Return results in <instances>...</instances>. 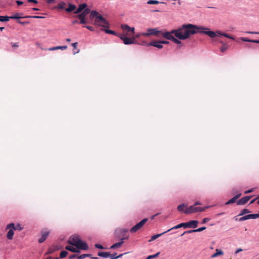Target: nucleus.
Listing matches in <instances>:
<instances>
[{
	"instance_id": "43",
	"label": "nucleus",
	"mask_w": 259,
	"mask_h": 259,
	"mask_svg": "<svg viewBox=\"0 0 259 259\" xmlns=\"http://www.w3.org/2000/svg\"><path fill=\"white\" fill-rule=\"evenodd\" d=\"M75 248H74L73 246H70V245H67L65 247V249L66 250L71 251L72 252H73V253H74V251H75Z\"/></svg>"
},
{
	"instance_id": "50",
	"label": "nucleus",
	"mask_w": 259,
	"mask_h": 259,
	"mask_svg": "<svg viewBox=\"0 0 259 259\" xmlns=\"http://www.w3.org/2000/svg\"><path fill=\"white\" fill-rule=\"evenodd\" d=\"M206 229V227H202L195 229L196 232H201L205 230Z\"/></svg>"
},
{
	"instance_id": "38",
	"label": "nucleus",
	"mask_w": 259,
	"mask_h": 259,
	"mask_svg": "<svg viewBox=\"0 0 259 259\" xmlns=\"http://www.w3.org/2000/svg\"><path fill=\"white\" fill-rule=\"evenodd\" d=\"M91 254H82L77 256V259H84L87 257H91Z\"/></svg>"
},
{
	"instance_id": "56",
	"label": "nucleus",
	"mask_w": 259,
	"mask_h": 259,
	"mask_svg": "<svg viewBox=\"0 0 259 259\" xmlns=\"http://www.w3.org/2000/svg\"><path fill=\"white\" fill-rule=\"evenodd\" d=\"M159 43L162 44H168L169 41L167 40H160L159 41Z\"/></svg>"
},
{
	"instance_id": "3",
	"label": "nucleus",
	"mask_w": 259,
	"mask_h": 259,
	"mask_svg": "<svg viewBox=\"0 0 259 259\" xmlns=\"http://www.w3.org/2000/svg\"><path fill=\"white\" fill-rule=\"evenodd\" d=\"M90 13V9H85L81 13L78 14L77 18L80 20L79 24H85L87 23L85 16Z\"/></svg>"
},
{
	"instance_id": "39",
	"label": "nucleus",
	"mask_w": 259,
	"mask_h": 259,
	"mask_svg": "<svg viewBox=\"0 0 259 259\" xmlns=\"http://www.w3.org/2000/svg\"><path fill=\"white\" fill-rule=\"evenodd\" d=\"M250 212V211L248 209H246V208H244V209H243L240 213H239V214L238 215L239 216H241V215H244L245 214H247V213H248Z\"/></svg>"
},
{
	"instance_id": "55",
	"label": "nucleus",
	"mask_w": 259,
	"mask_h": 259,
	"mask_svg": "<svg viewBox=\"0 0 259 259\" xmlns=\"http://www.w3.org/2000/svg\"><path fill=\"white\" fill-rule=\"evenodd\" d=\"M78 256V255H77V254H72V255H70V256H69V259H74V258H76V257H77V256Z\"/></svg>"
},
{
	"instance_id": "58",
	"label": "nucleus",
	"mask_w": 259,
	"mask_h": 259,
	"mask_svg": "<svg viewBox=\"0 0 259 259\" xmlns=\"http://www.w3.org/2000/svg\"><path fill=\"white\" fill-rule=\"evenodd\" d=\"M142 36H143V34H142V33H137V34L135 35V36H134V37H135V39H136V38H139V37H140L141 36H142Z\"/></svg>"
},
{
	"instance_id": "20",
	"label": "nucleus",
	"mask_w": 259,
	"mask_h": 259,
	"mask_svg": "<svg viewBox=\"0 0 259 259\" xmlns=\"http://www.w3.org/2000/svg\"><path fill=\"white\" fill-rule=\"evenodd\" d=\"M170 230H171V229H168L167 231H166L165 232H162V233H161L160 234H155V235H154L152 236L151 237V239L149 240V242H151V241H152L156 239L158 237H159L161 236H162V235L166 233L167 232H168Z\"/></svg>"
},
{
	"instance_id": "45",
	"label": "nucleus",
	"mask_w": 259,
	"mask_h": 259,
	"mask_svg": "<svg viewBox=\"0 0 259 259\" xmlns=\"http://www.w3.org/2000/svg\"><path fill=\"white\" fill-rule=\"evenodd\" d=\"M171 41H172L174 42L178 45L181 44L182 43V42L179 40V38L177 39L175 37H174Z\"/></svg>"
},
{
	"instance_id": "48",
	"label": "nucleus",
	"mask_w": 259,
	"mask_h": 259,
	"mask_svg": "<svg viewBox=\"0 0 259 259\" xmlns=\"http://www.w3.org/2000/svg\"><path fill=\"white\" fill-rule=\"evenodd\" d=\"M240 39L242 41H246V42H251V40H252V39H249L248 38L243 37H240Z\"/></svg>"
},
{
	"instance_id": "16",
	"label": "nucleus",
	"mask_w": 259,
	"mask_h": 259,
	"mask_svg": "<svg viewBox=\"0 0 259 259\" xmlns=\"http://www.w3.org/2000/svg\"><path fill=\"white\" fill-rule=\"evenodd\" d=\"M214 33L216 34V36H223L233 40L235 39V38L233 36H231L226 33L221 32L220 31H217L216 32H214Z\"/></svg>"
},
{
	"instance_id": "13",
	"label": "nucleus",
	"mask_w": 259,
	"mask_h": 259,
	"mask_svg": "<svg viewBox=\"0 0 259 259\" xmlns=\"http://www.w3.org/2000/svg\"><path fill=\"white\" fill-rule=\"evenodd\" d=\"M186 228H196L198 226V221L196 220H191L186 222Z\"/></svg>"
},
{
	"instance_id": "30",
	"label": "nucleus",
	"mask_w": 259,
	"mask_h": 259,
	"mask_svg": "<svg viewBox=\"0 0 259 259\" xmlns=\"http://www.w3.org/2000/svg\"><path fill=\"white\" fill-rule=\"evenodd\" d=\"M181 227H184V228H186V223H180V224L173 227L170 229H171V230H173V229H179Z\"/></svg>"
},
{
	"instance_id": "49",
	"label": "nucleus",
	"mask_w": 259,
	"mask_h": 259,
	"mask_svg": "<svg viewBox=\"0 0 259 259\" xmlns=\"http://www.w3.org/2000/svg\"><path fill=\"white\" fill-rule=\"evenodd\" d=\"M95 246L96 248H98V249H106V248L104 247L102 245H101L100 244H96L95 245Z\"/></svg>"
},
{
	"instance_id": "59",
	"label": "nucleus",
	"mask_w": 259,
	"mask_h": 259,
	"mask_svg": "<svg viewBox=\"0 0 259 259\" xmlns=\"http://www.w3.org/2000/svg\"><path fill=\"white\" fill-rule=\"evenodd\" d=\"M253 190H254V188H252L249 190H246L244 192V193L248 194V193H251V192H253Z\"/></svg>"
},
{
	"instance_id": "35",
	"label": "nucleus",
	"mask_w": 259,
	"mask_h": 259,
	"mask_svg": "<svg viewBox=\"0 0 259 259\" xmlns=\"http://www.w3.org/2000/svg\"><path fill=\"white\" fill-rule=\"evenodd\" d=\"M122 245V242H116L115 244L111 245L110 247V249H114L120 247Z\"/></svg>"
},
{
	"instance_id": "18",
	"label": "nucleus",
	"mask_w": 259,
	"mask_h": 259,
	"mask_svg": "<svg viewBox=\"0 0 259 259\" xmlns=\"http://www.w3.org/2000/svg\"><path fill=\"white\" fill-rule=\"evenodd\" d=\"M241 195V193H239L237 195H236L235 196H234L233 198H232L231 199H230L229 201L226 202V205H229L231 204H232L234 203L236 200L240 197Z\"/></svg>"
},
{
	"instance_id": "14",
	"label": "nucleus",
	"mask_w": 259,
	"mask_h": 259,
	"mask_svg": "<svg viewBox=\"0 0 259 259\" xmlns=\"http://www.w3.org/2000/svg\"><path fill=\"white\" fill-rule=\"evenodd\" d=\"M257 215H255V214H249L245 215H244L241 218H240L238 220L239 222H242L249 219H255Z\"/></svg>"
},
{
	"instance_id": "51",
	"label": "nucleus",
	"mask_w": 259,
	"mask_h": 259,
	"mask_svg": "<svg viewBox=\"0 0 259 259\" xmlns=\"http://www.w3.org/2000/svg\"><path fill=\"white\" fill-rule=\"evenodd\" d=\"M83 27H85L86 28H87L88 29H89L92 31H94L95 30L94 27L92 26H91L85 25V26H83Z\"/></svg>"
},
{
	"instance_id": "2",
	"label": "nucleus",
	"mask_w": 259,
	"mask_h": 259,
	"mask_svg": "<svg viewBox=\"0 0 259 259\" xmlns=\"http://www.w3.org/2000/svg\"><path fill=\"white\" fill-rule=\"evenodd\" d=\"M210 206H205L204 207H196L195 205H191L188 208H186L184 211V213L186 214H191L197 212H202L206 210V209L209 208Z\"/></svg>"
},
{
	"instance_id": "23",
	"label": "nucleus",
	"mask_w": 259,
	"mask_h": 259,
	"mask_svg": "<svg viewBox=\"0 0 259 259\" xmlns=\"http://www.w3.org/2000/svg\"><path fill=\"white\" fill-rule=\"evenodd\" d=\"M98 255L103 258H107L109 257V256H110V253L109 252L99 251L98 253Z\"/></svg>"
},
{
	"instance_id": "52",
	"label": "nucleus",
	"mask_w": 259,
	"mask_h": 259,
	"mask_svg": "<svg viewBox=\"0 0 259 259\" xmlns=\"http://www.w3.org/2000/svg\"><path fill=\"white\" fill-rule=\"evenodd\" d=\"M210 220V218H204V219H203L201 223H202V224H205L207 222L209 221Z\"/></svg>"
},
{
	"instance_id": "31",
	"label": "nucleus",
	"mask_w": 259,
	"mask_h": 259,
	"mask_svg": "<svg viewBox=\"0 0 259 259\" xmlns=\"http://www.w3.org/2000/svg\"><path fill=\"white\" fill-rule=\"evenodd\" d=\"M220 42L222 44V46L220 48L221 51L222 52H224L228 49V45L225 43H224L222 41H220Z\"/></svg>"
},
{
	"instance_id": "54",
	"label": "nucleus",
	"mask_w": 259,
	"mask_h": 259,
	"mask_svg": "<svg viewBox=\"0 0 259 259\" xmlns=\"http://www.w3.org/2000/svg\"><path fill=\"white\" fill-rule=\"evenodd\" d=\"M18 23L20 24H22V25H25L26 24H27L29 23V22L28 21H20V20H18Z\"/></svg>"
},
{
	"instance_id": "44",
	"label": "nucleus",
	"mask_w": 259,
	"mask_h": 259,
	"mask_svg": "<svg viewBox=\"0 0 259 259\" xmlns=\"http://www.w3.org/2000/svg\"><path fill=\"white\" fill-rule=\"evenodd\" d=\"M65 5V3L63 2H62L58 5L57 8L59 9H64Z\"/></svg>"
},
{
	"instance_id": "40",
	"label": "nucleus",
	"mask_w": 259,
	"mask_h": 259,
	"mask_svg": "<svg viewBox=\"0 0 259 259\" xmlns=\"http://www.w3.org/2000/svg\"><path fill=\"white\" fill-rule=\"evenodd\" d=\"M8 229H13V230H14V229H15V224L13 223L8 224L6 227V230Z\"/></svg>"
},
{
	"instance_id": "9",
	"label": "nucleus",
	"mask_w": 259,
	"mask_h": 259,
	"mask_svg": "<svg viewBox=\"0 0 259 259\" xmlns=\"http://www.w3.org/2000/svg\"><path fill=\"white\" fill-rule=\"evenodd\" d=\"M123 44L125 45H129L132 44H139L138 41L135 39V37H128L126 36L125 37L121 38Z\"/></svg>"
},
{
	"instance_id": "34",
	"label": "nucleus",
	"mask_w": 259,
	"mask_h": 259,
	"mask_svg": "<svg viewBox=\"0 0 259 259\" xmlns=\"http://www.w3.org/2000/svg\"><path fill=\"white\" fill-rule=\"evenodd\" d=\"M10 20V16H0V22H7Z\"/></svg>"
},
{
	"instance_id": "21",
	"label": "nucleus",
	"mask_w": 259,
	"mask_h": 259,
	"mask_svg": "<svg viewBox=\"0 0 259 259\" xmlns=\"http://www.w3.org/2000/svg\"><path fill=\"white\" fill-rule=\"evenodd\" d=\"M163 37L165 38L172 40V39L174 38V36L172 35H171L169 31H166L165 32H162L161 33Z\"/></svg>"
},
{
	"instance_id": "41",
	"label": "nucleus",
	"mask_w": 259,
	"mask_h": 259,
	"mask_svg": "<svg viewBox=\"0 0 259 259\" xmlns=\"http://www.w3.org/2000/svg\"><path fill=\"white\" fill-rule=\"evenodd\" d=\"M67 254H68V252L67 251H66V250L62 251L60 254V258H64L65 257H66L67 256Z\"/></svg>"
},
{
	"instance_id": "62",
	"label": "nucleus",
	"mask_w": 259,
	"mask_h": 259,
	"mask_svg": "<svg viewBox=\"0 0 259 259\" xmlns=\"http://www.w3.org/2000/svg\"><path fill=\"white\" fill-rule=\"evenodd\" d=\"M28 2H29V3H33L35 4L38 3L37 1H36V0H28Z\"/></svg>"
},
{
	"instance_id": "8",
	"label": "nucleus",
	"mask_w": 259,
	"mask_h": 259,
	"mask_svg": "<svg viewBox=\"0 0 259 259\" xmlns=\"http://www.w3.org/2000/svg\"><path fill=\"white\" fill-rule=\"evenodd\" d=\"M81 239L79 238V236L75 235L70 237L68 242L70 245L76 247L78 243H79V241Z\"/></svg>"
},
{
	"instance_id": "6",
	"label": "nucleus",
	"mask_w": 259,
	"mask_h": 259,
	"mask_svg": "<svg viewBox=\"0 0 259 259\" xmlns=\"http://www.w3.org/2000/svg\"><path fill=\"white\" fill-rule=\"evenodd\" d=\"M148 219L147 218H145L141 221L140 222L138 223L136 225L134 226L130 230L131 233H135L137 232L138 230L140 229L144 224L148 221Z\"/></svg>"
},
{
	"instance_id": "28",
	"label": "nucleus",
	"mask_w": 259,
	"mask_h": 259,
	"mask_svg": "<svg viewBox=\"0 0 259 259\" xmlns=\"http://www.w3.org/2000/svg\"><path fill=\"white\" fill-rule=\"evenodd\" d=\"M7 234V237L8 239L11 240L13 238L14 236V230L13 229H9Z\"/></svg>"
},
{
	"instance_id": "7",
	"label": "nucleus",
	"mask_w": 259,
	"mask_h": 259,
	"mask_svg": "<svg viewBox=\"0 0 259 259\" xmlns=\"http://www.w3.org/2000/svg\"><path fill=\"white\" fill-rule=\"evenodd\" d=\"M128 229L126 228H118L115 230V237L119 239L120 237H125L126 233L128 232Z\"/></svg>"
},
{
	"instance_id": "11",
	"label": "nucleus",
	"mask_w": 259,
	"mask_h": 259,
	"mask_svg": "<svg viewBox=\"0 0 259 259\" xmlns=\"http://www.w3.org/2000/svg\"><path fill=\"white\" fill-rule=\"evenodd\" d=\"M251 197V196H246L242 197L240 199H239L238 201H237V204L238 205L245 204L249 201Z\"/></svg>"
},
{
	"instance_id": "60",
	"label": "nucleus",
	"mask_w": 259,
	"mask_h": 259,
	"mask_svg": "<svg viewBox=\"0 0 259 259\" xmlns=\"http://www.w3.org/2000/svg\"><path fill=\"white\" fill-rule=\"evenodd\" d=\"M45 18L44 17L39 16H33V17H32V18H34V19H42V18Z\"/></svg>"
},
{
	"instance_id": "46",
	"label": "nucleus",
	"mask_w": 259,
	"mask_h": 259,
	"mask_svg": "<svg viewBox=\"0 0 259 259\" xmlns=\"http://www.w3.org/2000/svg\"><path fill=\"white\" fill-rule=\"evenodd\" d=\"M194 232H196V231H195V229H194V230H189V231H187L184 232L181 235V236H182L183 235L186 234H191V233H194Z\"/></svg>"
},
{
	"instance_id": "22",
	"label": "nucleus",
	"mask_w": 259,
	"mask_h": 259,
	"mask_svg": "<svg viewBox=\"0 0 259 259\" xmlns=\"http://www.w3.org/2000/svg\"><path fill=\"white\" fill-rule=\"evenodd\" d=\"M76 9V6L74 4H69L68 7L66 9H65V11L68 12L70 13L72 12L73 11L75 10Z\"/></svg>"
},
{
	"instance_id": "1",
	"label": "nucleus",
	"mask_w": 259,
	"mask_h": 259,
	"mask_svg": "<svg viewBox=\"0 0 259 259\" xmlns=\"http://www.w3.org/2000/svg\"><path fill=\"white\" fill-rule=\"evenodd\" d=\"M179 32L180 33L178 35L179 36V39L180 40H185L191 35L198 33L206 34L211 38L216 37L214 31L209 30V28L192 24L182 25L179 28Z\"/></svg>"
},
{
	"instance_id": "15",
	"label": "nucleus",
	"mask_w": 259,
	"mask_h": 259,
	"mask_svg": "<svg viewBox=\"0 0 259 259\" xmlns=\"http://www.w3.org/2000/svg\"><path fill=\"white\" fill-rule=\"evenodd\" d=\"M87 7V5L85 3L81 4L78 6V8L74 12V14H79L81 13L85 9H86Z\"/></svg>"
},
{
	"instance_id": "5",
	"label": "nucleus",
	"mask_w": 259,
	"mask_h": 259,
	"mask_svg": "<svg viewBox=\"0 0 259 259\" xmlns=\"http://www.w3.org/2000/svg\"><path fill=\"white\" fill-rule=\"evenodd\" d=\"M162 33V31L158 30V28H149L147 29L146 32H142V34L145 36H148L150 35L158 36L159 34Z\"/></svg>"
},
{
	"instance_id": "57",
	"label": "nucleus",
	"mask_w": 259,
	"mask_h": 259,
	"mask_svg": "<svg viewBox=\"0 0 259 259\" xmlns=\"http://www.w3.org/2000/svg\"><path fill=\"white\" fill-rule=\"evenodd\" d=\"M148 43L147 42V41H145V40H143L141 42V43H139V45H142V46H148Z\"/></svg>"
},
{
	"instance_id": "12",
	"label": "nucleus",
	"mask_w": 259,
	"mask_h": 259,
	"mask_svg": "<svg viewBox=\"0 0 259 259\" xmlns=\"http://www.w3.org/2000/svg\"><path fill=\"white\" fill-rule=\"evenodd\" d=\"M76 247L77 249L83 250H87L89 248L88 244L86 242L82 241L81 240L79 241V243H78Z\"/></svg>"
},
{
	"instance_id": "29",
	"label": "nucleus",
	"mask_w": 259,
	"mask_h": 259,
	"mask_svg": "<svg viewBox=\"0 0 259 259\" xmlns=\"http://www.w3.org/2000/svg\"><path fill=\"white\" fill-rule=\"evenodd\" d=\"M215 251H216V252L214 253V254H213L212 255H211L212 258L216 257L219 255L223 254V253H224V252L222 250L219 249H217L215 250Z\"/></svg>"
},
{
	"instance_id": "19",
	"label": "nucleus",
	"mask_w": 259,
	"mask_h": 259,
	"mask_svg": "<svg viewBox=\"0 0 259 259\" xmlns=\"http://www.w3.org/2000/svg\"><path fill=\"white\" fill-rule=\"evenodd\" d=\"M49 234V232L45 231L42 232L41 237L38 239V242L41 243L44 242Z\"/></svg>"
},
{
	"instance_id": "37",
	"label": "nucleus",
	"mask_w": 259,
	"mask_h": 259,
	"mask_svg": "<svg viewBox=\"0 0 259 259\" xmlns=\"http://www.w3.org/2000/svg\"><path fill=\"white\" fill-rule=\"evenodd\" d=\"M187 204L185 203H182L177 207V209L179 211H182L184 210V208L187 207Z\"/></svg>"
},
{
	"instance_id": "4",
	"label": "nucleus",
	"mask_w": 259,
	"mask_h": 259,
	"mask_svg": "<svg viewBox=\"0 0 259 259\" xmlns=\"http://www.w3.org/2000/svg\"><path fill=\"white\" fill-rule=\"evenodd\" d=\"M95 23L104 27H109V23L102 15L100 14L95 20Z\"/></svg>"
},
{
	"instance_id": "64",
	"label": "nucleus",
	"mask_w": 259,
	"mask_h": 259,
	"mask_svg": "<svg viewBox=\"0 0 259 259\" xmlns=\"http://www.w3.org/2000/svg\"><path fill=\"white\" fill-rule=\"evenodd\" d=\"M59 258H60V257H55V258H53L52 257H51V256H49V257H47L46 258V259H59Z\"/></svg>"
},
{
	"instance_id": "26",
	"label": "nucleus",
	"mask_w": 259,
	"mask_h": 259,
	"mask_svg": "<svg viewBox=\"0 0 259 259\" xmlns=\"http://www.w3.org/2000/svg\"><path fill=\"white\" fill-rule=\"evenodd\" d=\"M147 3L149 5H157L159 4H166L165 2H161L157 0H149Z\"/></svg>"
},
{
	"instance_id": "17",
	"label": "nucleus",
	"mask_w": 259,
	"mask_h": 259,
	"mask_svg": "<svg viewBox=\"0 0 259 259\" xmlns=\"http://www.w3.org/2000/svg\"><path fill=\"white\" fill-rule=\"evenodd\" d=\"M148 46H153L158 49H162L163 48V46L161 44L159 43V41H156L155 40L150 41L148 43Z\"/></svg>"
},
{
	"instance_id": "36",
	"label": "nucleus",
	"mask_w": 259,
	"mask_h": 259,
	"mask_svg": "<svg viewBox=\"0 0 259 259\" xmlns=\"http://www.w3.org/2000/svg\"><path fill=\"white\" fill-rule=\"evenodd\" d=\"M102 30L103 31H104V32H105L107 34H113L114 35H115V34H116V32H115L112 30L106 29V28L102 29Z\"/></svg>"
},
{
	"instance_id": "63",
	"label": "nucleus",
	"mask_w": 259,
	"mask_h": 259,
	"mask_svg": "<svg viewBox=\"0 0 259 259\" xmlns=\"http://www.w3.org/2000/svg\"><path fill=\"white\" fill-rule=\"evenodd\" d=\"M16 3L18 6H21L23 4V2L20 1H17Z\"/></svg>"
},
{
	"instance_id": "33",
	"label": "nucleus",
	"mask_w": 259,
	"mask_h": 259,
	"mask_svg": "<svg viewBox=\"0 0 259 259\" xmlns=\"http://www.w3.org/2000/svg\"><path fill=\"white\" fill-rule=\"evenodd\" d=\"M169 32L170 33L171 35H172V34H174L177 38L179 39V36L178 35V34L179 33H180L179 28L177 29H172L170 31H169Z\"/></svg>"
},
{
	"instance_id": "61",
	"label": "nucleus",
	"mask_w": 259,
	"mask_h": 259,
	"mask_svg": "<svg viewBox=\"0 0 259 259\" xmlns=\"http://www.w3.org/2000/svg\"><path fill=\"white\" fill-rule=\"evenodd\" d=\"M12 47L13 48H18L19 45L17 42L12 43Z\"/></svg>"
},
{
	"instance_id": "24",
	"label": "nucleus",
	"mask_w": 259,
	"mask_h": 259,
	"mask_svg": "<svg viewBox=\"0 0 259 259\" xmlns=\"http://www.w3.org/2000/svg\"><path fill=\"white\" fill-rule=\"evenodd\" d=\"M67 48V46H57V47H54L52 48H50L48 49V50L49 51H54L58 49H61L62 50H66Z\"/></svg>"
},
{
	"instance_id": "53",
	"label": "nucleus",
	"mask_w": 259,
	"mask_h": 259,
	"mask_svg": "<svg viewBox=\"0 0 259 259\" xmlns=\"http://www.w3.org/2000/svg\"><path fill=\"white\" fill-rule=\"evenodd\" d=\"M115 36H118L121 39V38H123V37H125L126 36V35H125L124 34H120V33H118L117 32H116V34H115Z\"/></svg>"
},
{
	"instance_id": "32",
	"label": "nucleus",
	"mask_w": 259,
	"mask_h": 259,
	"mask_svg": "<svg viewBox=\"0 0 259 259\" xmlns=\"http://www.w3.org/2000/svg\"><path fill=\"white\" fill-rule=\"evenodd\" d=\"M123 254H120L118 255H117V253H113V254H110V256H109V257L110 259H117L118 258L121 257Z\"/></svg>"
},
{
	"instance_id": "10",
	"label": "nucleus",
	"mask_w": 259,
	"mask_h": 259,
	"mask_svg": "<svg viewBox=\"0 0 259 259\" xmlns=\"http://www.w3.org/2000/svg\"><path fill=\"white\" fill-rule=\"evenodd\" d=\"M121 28L123 31L127 32H131L132 34H134L135 32V28L133 27H130L127 24H122L121 25Z\"/></svg>"
},
{
	"instance_id": "47",
	"label": "nucleus",
	"mask_w": 259,
	"mask_h": 259,
	"mask_svg": "<svg viewBox=\"0 0 259 259\" xmlns=\"http://www.w3.org/2000/svg\"><path fill=\"white\" fill-rule=\"evenodd\" d=\"M23 229V228L21 227L20 224H17L16 226H15V229L14 230H19L21 231Z\"/></svg>"
},
{
	"instance_id": "27",
	"label": "nucleus",
	"mask_w": 259,
	"mask_h": 259,
	"mask_svg": "<svg viewBox=\"0 0 259 259\" xmlns=\"http://www.w3.org/2000/svg\"><path fill=\"white\" fill-rule=\"evenodd\" d=\"M90 18L91 19L95 18V20L97 19V17L99 16L100 15L99 13L95 10L90 11Z\"/></svg>"
},
{
	"instance_id": "42",
	"label": "nucleus",
	"mask_w": 259,
	"mask_h": 259,
	"mask_svg": "<svg viewBox=\"0 0 259 259\" xmlns=\"http://www.w3.org/2000/svg\"><path fill=\"white\" fill-rule=\"evenodd\" d=\"M159 254H160V252H158L157 253H156L154 254L148 256L146 259H152V258H155V257H157L159 255Z\"/></svg>"
},
{
	"instance_id": "25",
	"label": "nucleus",
	"mask_w": 259,
	"mask_h": 259,
	"mask_svg": "<svg viewBox=\"0 0 259 259\" xmlns=\"http://www.w3.org/2000/svg\"><path fill=\"white\" fill-rule=\"evenodd\" d=\"M10 19H17L19 20V19L23 18L22 14V13H16L13 16H10Z\"/></svg>"
}]
</instances>
